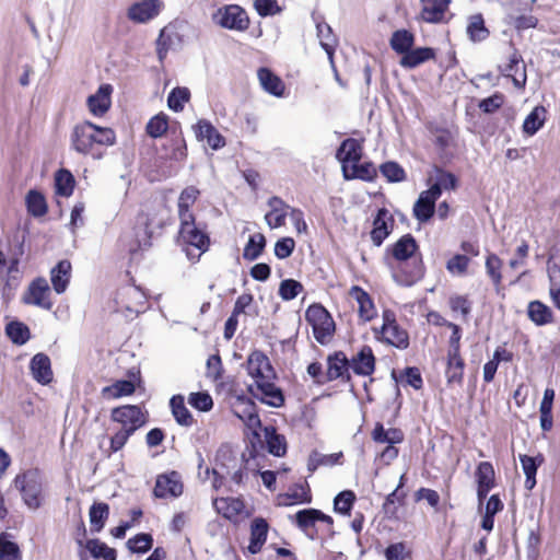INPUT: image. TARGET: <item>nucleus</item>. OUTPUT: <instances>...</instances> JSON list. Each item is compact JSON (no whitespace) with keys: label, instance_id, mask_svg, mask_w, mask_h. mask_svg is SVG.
<instances>
[{"label":"nucleus","instance_id":"obj_24","mask_svg":"<svg viewBox=\"0 0 560 560\" xmlns=\"http://www.w3.org/2000/svg\"><path fill=\"white\" fill-rule=\"evenodd\" d=\"M112 91L109 84H102L95 94L88 97V107L94 116L101 117L109 109Z\"/></svg>","mask_w":560,"mask_h":560},{"label":"nucleus","instance_id":"obj_29","mask_svg":"<svg viewBox=\"0 0 560 560\" xmlns=\"http://www.w3.org/2000/svg\"><path fill=\"white\" fill-rule=\"evenodd\" d=\"M420 2L422 19L429 23H438L442 21L451 0H420Z\"/></svg>","mask_w":560,"mask_h":560},{"label":"nucleus","instance_id":"obj_34","mask_svg":"<svg viewBox=\"0 0 560 560\" xmlns=\"http://www.w3.org/2000/svg\"><path fill=\"white\" fill-rule=\"evenodd\" d=\"M527 316L536 326H545L553 322L552 310L538 300L528 303Z\"/></svg>","mask_w":560,"mask_h":560},{"label":"nucleus","instance_id":"obj_17","mask_svg":"<svg viewBox=\"0 0 560 560\" xmlns=\"http://www.w3.org/2000/svg\"><path fill=\"white\" fill-rule=\"evenodd\" d=\"M394 219L387 209L381 208L373 220L371 240L375 246H381L393 230Z\"/></svg>","mask_w":560,"mask_h":560},{"label":"nucleus","instance_id":"obj_39","mask_svg":"<svg viewBox=\"0 0 560 560\" xmlns=\"http://www.w3.org/2000/svg\"><path fill=\"white\" fill-rule=\"evenodd\" d=\"M415 43V35L407 30L395 31L390 37L389 45L394 51L405 56Z\"/></svg>","mask_w":560,"mask_h":560},{"label":"nucleus","instance_id":"obj_21","mask_svg":"<svg viewBox=\"0 0 560 560\" xmlns=\"http://www.w3.org/2000/svg\"><path fill=\"white\" fill-rule=\"evenodd\" d=\"M270 211L266 213L265 220L269 228L277 229L285 224V218L291 212V207L281 198L273 196L268 200Z\"/></svg>","mask_w":560,"mask_h":560},{"label":"nucleus","instance_id":"obj_28","mask_svg":"<svg viewBox=\"0 0 560 560\" xmlns=\"http://www.w3.org/2000/svg\"><path fill=\"white\" fill-rule=\"evenodd\" d=\"M268 528L269 526L265 518L256 517L253 520L250 524V541L247 547L252 555L260 551L267 539Z\"/></svg>","mask_w":560,"mask_h":560},{"label":"nucleus","instance_id":"obj_52","mask_svg":"<svg viewBox=\"0 0 560 560\" xmlns=\"http://www.w3.org/2000/svg\"><path fill=\"white\" fill-rule=\"evenodd\" d=\"M317 35L319 37L322 47L325 49L330 62L332 63V56L337 44V39L332 35L331 27L326 23H318Z\"/></svg>","mask_w":560,"mask_h":560},{"label":"nucleus","instance_id":"obj_61","mask_svg":"<svg viewBox=\"0 0 560 560\" xmlns=\"http://www.w3.org/2000/svg\"><path fill=\"white\" fill-rule=\"evenodd\" d=\"M285 497L291 500L289 504L310 503L312 501V495L307 483L294 485L292 488H290Z\"/></svg>","mask_w":560,"mask_h":560},{"label":"nucleus","instance_id":"obj_54","mask_svg":"<svg viewBox=\"0 0 560 560\" xmlns=\"http://www.w3.org/2000/svg\"><path fill=\"white\" fill-rule=\"evenodd\" d=\"M343 176L346 179L360 178L363 180H372L376 176V170L371 163L352 165V173H348L347 165L342 166Z\"/></svg>","mask_w":560,"mask_h":560},{"label":"nucleus","instance_id":"obj_16","mask_svg":"<svg viewBox=\"0 0 560 560\" xmlns=\"http://www.w3.org/2000/svg\"><path fill=\"white\" fill-rule=\"evenodd\" d=\"M168 218V209L165 203L160 201L156 205H153L151 208H148L145 212H142L139 215V222L144 224L145 234L148 238L151 235V228H163Z\"/></svg>","mask_w":560,"mask_h":560},{"label":"nucleus","instance_id":"obj_44","mask_svg":"<svg viewBox=\"0 0 560 560\" xmlns=\"http://www.w3.org/2000/svg\"><path fill=\"white\" fill-rule=\"evenodd\" d=\"M177 38L178 35L173 27L166 26L161 30L156 39V54L161 62L165 59L167 51L174 46Z\"/></svg>","mask_w":560,"mask_h":560},{"label":"nucleus","instance_id":"obj_9","mask_svg":"<svg viewBox=\"0 0 560 560\" xmlns=\"http://www.w3.org/2000/svg\"><path fill=\"white\" fill-rule=\"evenodd\" d=\"M180 220V229L179 236L180 240L190 246L196 247L200 252H206L209 247V236L207 233L200 228L199 224L196 223L195 217H190V219H179Z\"/></svg>","mask_w":560,"mask_h":560},{"label":"nucleus","instance_id":"obj_13","mask_svg":"<svg viewBox=\"0 0 560 560\" xmlns=\"http://www.w3.org/2000/svg\"><path fill=\"white\" fill-rule=\"evenodd\" d=\"M183 492V483L178 472L160 475L156 478L153 493L156 498L178 497Z\"/></svg>","mask_w":560,"mask_h":560},{"label":"nucleus","instance_id":"obj_11","mask_svg":"<svg viewBox=\"0 0 560 560\" xmlns=\"http://www.w3.org/2000/svg\"><path fill=\"white\" fill-rule=\"evenodd\" d=\"M440 198L438 187H430L420 194L419 198L413 205V215L419 222L429 221L435 210V201Z\"/></svg>","mask_w":560,"mask_h":560},{"label":"nucleus","instance_id":"obj_25","mask_svg":"<svg viewBox=\"0 0 560 560\" xmlns=\"http://www.w3.org/2000/svg\"><path fill=\"white\" fill-rule=\"evenodd\" d=\"M503 74L511 77L516 88L522 89L526 84V71L522 56L514 50L510 55L509 63L502 70Z\"/></svg>","mask_w":560,"mask_h":560},{"label":"nucleus","instance_id":"obj_23","mask_svg":"<svg viewBox=\"0 0 560 560\" xmlns=\"http://www.w3.org/2000/svg\"><path fill=\"white\" fill-rule=\"evenodd\" d=\"M350 368L358 375H371L375 369V357L371 347H362V349L350 360Z\"/></svg>","mask_w":560,"mask_h":560},{"label":"nucleus","instance_id":"obj_15","mask_svg":"<svg viewBox=\"0 0 560 560\" xmlns=\"http://www.w3.org/2000/svg\"><path fill=\"white\" fill-rule=\"evenodd\" d=\"M270 381L271 380L259 381V383L255 385L256 389H254V386H250V392L262 402L276 408L281 407L284 402L283 394L281 389Z\"/></svg>","mask_w":560,"mask_h":560},{"label":"nucleus","instance_id":"obj_45","mask_svg":"<svg viewBox=\"0 0 560 560\" xmlns=\"http://www.w3.org/2000/svg\"><path fill=\"white\" fill-rule=\"evenodd\" d=\"M266 246V238L261 233L249 236L247 244L243 250V258L249 261L256 260Z\"/></svg>","mask_w":560,"mask_h":560},{"label":"nucleus","instance_id":"obj_43","mask_svg":"<svg viewBox=\"0 0 560 560\" xmlns=\"http://www.w3.org/2000/svg\"><path fill=\"white\" fill-rule=\"evenodd\" d=\"M241 458L236 456L232 447L228 444L221 445L215 454V464L221 469L225 470V474H230V469L236 468Z\"/></svg>","mask_w":560,"mask_h":560},{"label":"nucleus","instance_id":"obj_48","mask_svg":"<svg viewBox=\"0 0 560 560\" xmlns=\"http://www.w3.org/2000/svg\"><path fill=\"white\" fill-rule=\"evenodd\" d=\"M467 34L472 42H482L489 36V31L485 26V21L481 14H475L469 18L467 25Z\"/></svg>","mask_w":560,"mask_h":560},{"label":"nucleus","instance_id":"obj_40","mask_svg":"<svg viewBox=\"0 0 560 560\" xmlns=\"http://www.w3.org/2000/svg\"><path fill=\"white\" fill-rule=\"evenodd\" d=\"M268 452L275 456H283L287 452L285 439L277 433L271 425L264 429Z\"/></svg>","mask_w":560,"mask_h":560},{"label":"nucleus","instance_id":"obj_14","mask_svg":"<svg viewBox=\"0 0 560 560\" xmlns=\"http://www.w3.org/2000/svg\"><path fill=\"white\" fill-rule=\"evenodd\" d=\"M247 372L255 378V385H257L259 381H267L273 377V371L269 360L260 351H255L248 357Z\"/></svg>","mask_w":560,"mask_h":560},{"label":"nucleus","instance_id":"obj_7","mask_svg":"<svg viewBox=\"0 0 560 560\" xmlns=\"http://www.w3.org/2000/svg\"><path fill=\"white\" fill-rule=\"evenodd\" d=\"M144 293L136 287H125L117 292V311L125 313L126 316L138 315L143 312L145 306Z\"/></svg>","mask_w":560,"mask_h":560},{"label":"nucleus","instance_id":"obj_8","mask_svg":"<svg viewBox=\"0 0 560 560\" xmlns=\"http://www.w3.org/2000/svg\"><path fill=\"white\" fill-rule=\"evenodd\" d=\"M380 332L382 340L388 345L399 349H406L409 346L407 331L399 327L395 314L390 311H384L383 326Z\"/></svg>","mask_w":560,"mask_h":560},{"label":"nucleus","instance_id":"obj_18","mask_svg":"<svg viewBox=\"0 0 560 560\" xmlns=\"http://www.w3.org/2000/svg\"><path fill=\"white\" fill-rule=\"evenodd\" d=\"M318 521L325 522L329 525L332 524V518L329 515H326L316 509L301 510L295 514L296 525L310 537H313L315 532L314 527Z\"/></svg>","mask_w":560,"mask_h":560},{"label":"nucleus","instance_id":"obj_4","mask_svg":"<svg viewBox=\"0 0 560 560\" xmlns=\"http://www.w3.org/2000/svg\"><path fill=\"white\" fill-rule=\"evenodd\" d=\"M305 319L313 328V335L317 342L327 345L335 332V322L328 311L320 304L308 306Z\"/></svg>","mask_w":560,"mask_h":560},{"label":"nucleus","instance_id":"obj_59","mask_svg":"<svg viewBox=\"0 0 560 560\" xmlns=\"http://www.w3.org/2000/svg\"><path fill=\"white\" fill-rule=\"evenodd\" d=\"M9 538L7 533L0 535V560H16L20 557L19 546Z\"/></svg>","mask_w":560,"mask_h":560},{"label":"nucleus","instance_id":"obj_36","mask_svg":"<svg viewBox=\"0 0 560 560\" xmlns=\"http://www.w3.org/2000/svg\"><path fill=\"white\" fill-rule=\"evenodd\" d=\"M259 82L262 86V89L275 95V96H282L284 92V84L282 80L273 74L269 69L267 68H260L257 72Z\"/></svg>","mask_w":560,"mask_h":560},{"label":"nucleus","instance_id":"obj_38","mask_svg":"<svg viewBox=\"0 0 560 560\" xmlns=\"http://www.w3.org/2000/svg\"><path fill=\"white\" fill-rule=\"evenodd\" d=\"M520 462L522 464L523 471L526 476L525 488L532 490L536 485V472L538 466L544 462L541 455L532 457L528 455H520Z\"/></svg>","mask_w":560,"mask_h":560},{"label":"nucleus","instance_id":"obj_51","mask_svg":"<svg viewBox=\"0 0 560 560\" xmlns=\"http://www.w3.org/2000/svg\"><path fill=\"white\" fill-rule=\"evenodd\" d=\"M213 505L218 513L229 520L236 517L242 510V502L240 500L228 498L215 499Z\"/></svg>","mask_w":560,"mask_h":560},{"label":"nucleus","instance_id":"obj_2","mask_svg":"<svg viewBox=\"0 0 560 560\" xmlns=\"http://www.w3.org/2000/svg\"><path fill=\"white\" fill-rule=\"evenodd\" d=\"M418 244L411 234L402 235L392 247L387 248L392 258L401 268L404 264L410 261L411 268L406 271V283L411 284L421 279L424 273V268L421 255L418 253Z\"/></svg>","mask_w":560,"mask_h":560},{"label":"nucleus","instance_id":"obj_57","mask_svg":"<svg viewBox=\"0 0 560 560\" xmlns=\"http://www.w3.org/2000/svg\"><path fill=\"white\" fill-rule=\"evenodd\" d=\"M168 128L167 116L163 113L153 116L147 124V133L152 138L162 137Z\"/></svg>","mask_w":560,"mask_h":560},{"label":"nucleus","instance_id":"obj_55","mask_svg":"<svg viewBox=\"0 0 560 560\" xmlns=\"http://www.w3.org/2000/svg\"><path fill=\"white\" fill-rule=\"evenodd\" d=\"M434 183L430 187H438L440 195L442 189L448 190L457 187L458 180L454 174L438 166L434 167Z\"/></svg>","mask_w":560,"mask_h":560},{"label":"nucleus","instance_id":"obj_50","mask_svg":"<svg viewBox=\"0 0 560 560\" xmlns=\"http://www.w3.org/2000/svg\"><path fill=\"white\" fill-rule=\"evenodd\" d=\"M109 514V506L106 503H94L90 508L89 516L92 530L100 532Z\"/></svg>","mask_w":560,"mask_h":560},{"label":"nucleus","instance_id":"obj_42","mask_svg":"<svg viewBox=\"0 0 560 560\" xmlns=\"http://www.w3.org/2000/svg\"><path fill=\"white\" fill-rule=\"evenodd\" d=\"M135 390L136 387L131 381L120 380L109 386H105L102 389V396L107 399H117L124 396H130Z\"/></svg>","mask_w":560,"mask_h":560},{"label":"nucleus","instance_id":"obj_19","mask_svg":"<svg viewBox=\"0 0 560 560\" xmlns=\"http://www.w3.org/2000/svg\"><path fill=\"white\" fill-rule=\"evenodd\" d=\"M30 370L33 378L42 385H48L54 378L51 361L45 353H36L31 359Z\"/></svg>","mask_w":560,"mask_h":560},{"label":"nucleus","instance_id":"obj_46","mask_svg":"<svg viewBox=\"0 0 560 560\" xmlns=\"http://www.w3.org/2000/svg\"><path fill=\"white\" fill-rule=\"evenodd\" d=\"M342 457V453L325 455L313 451L307 460V470L313 474L319 466H334Z\"/></svg>","mask_w":560,"mask_h":560},{"label":"nucleus","instance_id":"obj_6","mask_svg":"<svg viewBox=\"0 0 560 560\" xmlns=\"http://www.w3.org/2000/svg\"><path fill=\"white\" fill-rule=\"evenodd\" d=\"M214 22L229 30L245 31L248 28L249 19L240 5L229 4L220 8L213 14Z\"/></svg>","mask_w":560,"mask_h":560},{"label":"nucleus","instance_id":"obj_32","mask_svg":"<svg viewBox=\"0 0 560 560\" xmlns=\"http://www.w3.org/2000/svg\"><path fill=\"white\" fill-rule=\"evenodd\" d=\"M349 294L359 305V316L364 322L371 320L375 316V307L370 295L358 285L352 287Z\"/></svg>","mask_w":560,"mask_h":560},{"label":"nucleus","instance_id":"obj_49","mask_svg":"<svg viewBox=\"0 0 560 560\" xmlns=\"http://www.w3.org/2000/svg\"><path fill=\"white\" fill-rule=\"evenodd\" d=\"M86 551H89L90 556L103 560H116L117 553L114 548H109L106 544L100 541L98 539H91L86 541L85 545Z\"/></svg>","mask_w":560,"mask_h":560},{"label":"nucleus","instance_id":"obj_1","mask_svg":"<svg viewBox=\"0 0 560 560\" xmlns=\"http://www.w3.org/2000/svg\"><path fill=\"white\" fill-rule=\"evenodd\" d=\"M116 142V135L113 129L100 127L93 122L84 121L74 126L71 133L72 148L84 155L91 154L101 159L102 153H95V145L109 147Z\"/></svg>","mask_w":560,"mask_h":560},{"label":"nucleus","instance_id":"obj_10","mask_svg":"<svg viewBox=\"0 0 560 560\" xmlns=\"http://www.w3.org/2000/svg\"><path fill=\"white\" fill-rule=\"evenodd\" d=\"M50 295L51 292L47 280L45 278H37L30 284L24 295V302L44 310H50L52 307Z\"/></svg>","mask_w":560,"mask_h":560},{"label":"nucleus","instance_id":"obj_5","mask_svg":"<svg viewBox=\"0 0 560 560\" xmlns=\"http://www.w3.org/2000/svg\"><path fill=\"white\" fill-rule=\"evenodd\" d=\"M110 420L133 434L147 423V416L136 405H124L112 409Z\"/></svg>","mask_w":560,"mask_h":560},{"label":"nucleus","instance_id":"obj_30","mask_svg":"<svg viewBox=\"0 0 560 560\" xmlns=\"http://www.w3.org/2000/svg\"><path fill=\"white\" fill-rule=\"evenodd\" d=\"M71 277V262L67 259L60 260L50 271V280L54 290L61 294L66 291Z\"/></svg>","mask_w":560,"mask_h":560},{"label":"nucleus","instance_id":"obj_58","mask_svg":"<svg viewBox=\"0 0 560 560\" xmlns=\"http://www.w3.org/2000/svg\"><path fill=\"white\" fill-rule=\"evenodd\" d=\"M380 171L384 177L390 183H399L405 180V170L396 162H385L380 166Z\"/></svg>","mask_w":560,"mask_h":560},{"label":"nucleus","instance_id":"obj_64","mask_svg":"<svg viewBox=\"0 0 560 560\" xmlns=\"http://www.w3.org/2000/svg\"><path fill=\"white\" fill-rule=\"evenodd\" d=\"M303 290V285L293 279H285L281 281L279 287V295L284 301H291L295 299L299 293Z\"/></svg>","mask_w":560,"mask_h":560},{"label":"nucleus","instance_id":"obj_22","mask_svg":"<svg viewBox=\"0 0 560 560\" xmlns=\"http://www.w3.org/2000/svg\"><path fill=\"white\" fill-rule=\"evenodd\" d=\"M477 495L481 502L494 487V469L491 463L481 462L476 470Z\"/></svg>","mask_w":560,"mask_h":560},{"label":"nucleus","instance_id":"obj_60","mask_svg":"<svg viewBox=\"0 0 560 560\" xmlns=\"http://www.w3.org/2000/svg\"><path fill=\"white\" fill-rule=\"evenodd\" d=\"M5 330L7 335L14 343L23 345L30 338L28 328L22 323L12 322L7 325Z\"/></svg>","mask_w":560,"mask_h":560},{"label":"nucleus","instance_id":"obj_12","mask_svg":"<svg viewBox=\"0 0 560 560\" xmlns=\"http://www.w3.org/2000/svg\"><path fill=\"white\" fill-rule=\"evenodd\" d=\"M547 270L550 280V298L560 310V249L556 246L549 253Z\"/></svg>","mask_w":560,"mask_h":560},{"label":"nucleus","instance_id":"obj_26","mask_svg":"<svg viewBox=\"0 0 560 560\" xmlns=\"http://www.w3.org/2000/svg\"><path fill=\"white\" fill-rule=\"evenodd\" d=\"M326 381L343 377L350 368V361L342 351H336L327 358Z\"/></svg>","mask_w":560,"mask_h":560},{"label":"nucleus","instance_id":"obj_33","mask_svg":"<svg viewBox=\"0 0 560 560\" xmlns=\"http://www.w3.org/2000/svg\"><path fill=\"white\" fill-rule=\"evenodd\" d=\"M336 158L342 163V166L348 162L359 163L362 158V147L358 140L348 138L340 144Z\"/></svg>","mask_w":560,"mask_h":560},{"label":"nucleus","instance_id":"obj_27","mask_svg":"<svg viewBox=\"0 0 560 560\" xmlns=\"http://www.w3.org/2000/svg\"><path fill=\"white\" fill-rule=\"evenodd\" d=\"M159 13V0H143L135 3L128 11L130 20L144 23Z\"/></svg>","mask_w":560,"mask_h":560},{"label":"nucleus","instance_id":"obj_56","mask_svg":"<svg viewBox=\"0 0 560 560\" xmlns=\"http://www.w3.org/2000/svg\"><path fill=\"white\" fill-rule=\"evenodd\" d=\"M26 206L28 212L34 217H43L47 213V203L44 196L36 191L31 190L26 196Z\"/></svg>","mask_w":560,"mask_h":560},{"label":"nucleus","instance_id":"obj_53","mask_svg":"<svg viewBox=\"0 0 560 560\" xmlns=\"http://www.w3.org/2000/svg\"><path fill=\"white\" fill-rule=\"evenodd\" d=\"M56 192L63 197H69L73 192L74 177L67 170H59L55 176Z\"/></svg>","mask_w":560,"mask_h":560},{"label":"nucleus","instance_id":"obj_37","mask_svg":"<svg viewBox=\"0 0 560 560\" xmlns=\"http://www.w3.org/2000/svg\"><path fill=\"white\" fill-rule=\"evenodd\" d=\"M200 195V190L195 186H188L182 190L178 197V215L179 219L195 217L190 211V207L196 202Z\"/></svg>","mask_w":560,"mask_h":560},{"label":"nucleus","instance_id":"obj_35","mask_svg":"<svg viewBox=\"0 0 560 560\" xmlns=\"http://www.w3.org/2000/svg\"><path fill=\"white\" fill-rule=\"evenodd\" d=\"M435 50L430 47H420L416 49H411L401 57L399 63L401 67L407 69H413L421 63L434 59Z\"/></svg>","mask_w":560,"mask_h":560},{"label":"nucleus","instance_id":"obj_63","mask_svg":"<svg viewBox=\"0 0 560 560\" xmlns=\"http://www.w3.org/2000/svg\"><path fill=\"white\" fill-rule=\"evenodd\" d=\"M469 262L470 259L466 255L457 254L446 262V270L453 276H464Z\"/></svg>","mask_w":560,"mask_h":560},{"label":"nucleus","instance_id":"obj_47","mask_svg":"<svg viewBox=\"0 0 560 560\" xmlns=\"http://www.w3.org/2000/svg\"><path fill=\"white\" fill-rule=\"evenodd\" d=\"M171 408L174 418L176 419L177 423L180 425L189 427L192 424V416L189 412V410L186 408L184 402V397L178 395L172 397L171 401Z\"/></svg>","mask_w":560,"mask_h":560},{"label":"nucleus","instance_id":"obj_41","mask_svg":"<svg viewBox=\"0 0 560 560\" xmlns=\"http://www.w3.org/2000/svg\"><path fill=\"white\" fill-rule=\"evenodd\" d=\"M547 110L544 106H536L526 116L523 122V131L528 136H534L545 124Z\"/></svg>","mask_w":560,"mask_h":560},{"label":"nucleus","instance_id":"obj_20","mask_svg":"<svg viewBox=\"0 0 560 560\" xmlns=\"http://www.w3.org/2000/svg\"><path fill=\"white\" fill-rule=\"evenodd\" d=\"M195 135L198 140H206L208 145L213 150L221 149L225 145V140L215 127L206 119H200L194 126Z\"/></svg>","mask_w":560,"mask_h":560},{"label":"nucleus","instance_id":"obj_62","mask_svg":"<svg viewBox=\"0 0 560 560\" xmlns=\"http://www.w3.org/2000/svg\"><path fill=\"white\" fill-rule=\"evenodd\" d=\"M188 100L189 91L186 88H176L170 93L167 97V105L172 110L180 112Z\"/></svg>","mask_w":560,"mask_h":560},{"label":"nucleus","instance_id":"obj_3","mask_svg":"<svg viewBox=\"0 0 560 560\" xmlns=\"http://www.w3.org/2000/svg\"><path fill=\"white\" fill-rule=\"evenodd\" d=\"M13 486L21 493L24 504L37 510L44 501V482L38 469H28L15 476Z\"/></svg>","mask_w":560,"mask_h":560},{"label":"nucleus","instance_id":"obj_31","mask_svg":"<svg viewBox=\"0 0 560 560\" xmlns=\"http://www.w3.org/2000/svg\"><path fill=\"white\" fill-rule=\"evenodd\" d=\"M465 362L460 352H447L445 376L448 384L460 385L464 377Z\"/></svg>","mask_w":560,"mask_h":560}]
</instances>
